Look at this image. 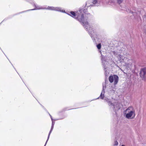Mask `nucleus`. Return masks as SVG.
Wrapping results in <instances>:
<instances>
[{"label": "nucleus", "instance_id": "obj_5", "mask_svg": "<svg viewBox=\"0 0 146 146\" xmlns=\"http://www.w3.org/2000/svg\"><path fill=\"white\" fill-rule=\"evenodd\" d=\"M38 9H46L51 11H56L57 10V8L53 7L48 6L47 7L40 8Z\"/></svg>", "mask_w": 146, "mask_h": 146}, {"label": "nucleus", "instance_id": "obj_2", "mask_svg": "<svg viewBox=\"0 0 146 146\" xmlns=\"http://www.w3.org/2000/svg\"><path fill=\"white\" fill-rule=\"evenodd\" d=\"M126 117L128 119H133L135 116V111L132 106H129L125 111Z\"/></svg>", "mask_w": 146, "mask_h": 146}, {"label": "nucleus", "instance_id": "obj_7", "mask_svg": "<svg viewBox=\"0 0 146 146\" xmlns=\"http://www.w3.org/2000/svg\"><path fill=\"white\" fill-rule=\"evenodd\" d=\"M98 48L99 49H100L101 48V44H99L97 46Z\"/></svg>", "mask_w": 146, "mask_h": 146}, {"label": "nucleus", "instance_id": "obj_9", "mask_svg": "<svg viewBox=\"0 0 146 146\" xmlns=\"http://www.w3.org/2000/svg\"><path fill=\"white\" fill-rule=\"evenodd\" d=\"M97 3V0H94L93 1V3L94 4H96Z\"/></svg>", "mask_w": 146, "mask_h": 146}, {"label": "nucleus", "instance_id": "obj_8", "mask_svg": "<svg viewBox=\"0 0 146 146\" xmlns=\"http://www.w3.org/2000/svg\"><path fill=\"white\" fill-rule=\"evenodd\" d=\"M117 3L120 4L122 2L123 0H117Z\"/></svg>", "mask_w": 146, "mask_h": 146}, {"label": "nucleus", "instance_id": "obj_1", "mask_svg": "<svg viewBox=\"0 0 146 146\" xmlns=\"http://www.w3.org/2000/svg\"><path fill=\"white\" fill-rule=\"evenodd\" d=\"M87 12L88 10L87 9L81 8L76 13L72 11L68 14L78 21L85 28H86V25H89L87 20L88 18L87 15L89 14Z\"/></svg>", "mask_w": 146, "mask_h": 146}, {"label": "nucleus", "instance_id": "obj_10", "mask_svg": "<svg viewBox=\"0 0 146 146\" xmlns=\"http://www.w3.org/2000/svg\"><path fill=\"white\" fill-rule=\"evenodd\" d=\"M104 96L102 95V94L100 95V98L102 99H103L104 98Z\"/></svg>", "mask_w": 146, "mask_h": 146}, {"label": "nucleus", "instance_id": "obj_11", "mask_svg": "<svg viewBox=\"0 0 146 146\" xmlns=\"http://www.w3.org/2000/svg\"><path fill=\"white\" fill-rule=\"evenodd\" d=\"M118 144V143L117 141H115V145H117Z\"/></svg>", "mask_w": 146, "mask_h": 146}, {"label": "nucleus", "instance_id": "obj_4", "mask_svg": "<svg viewBox=\"0 0 146 146\" xmlns=\"http://www.w3.org/2000/svg\"><path fill=\"white\" fill-rule=\"evenodd\" d=\"M140 75V77L143 79L146 77V68L141 69Z\"/></svg>", "mask_w": 146, "mask_h": 146}, {"label": "nucleus", "instance_id": "obj_13", "mask_svg": "<svg viewBox=\"0 0 146 146\" xmlns=\"http://www.w3.org/2000/svg\"><path fill=\"white\" fill-rule=\"evenodd\" d=\"M121 146H125V145H121Z\"/></svg>", "mask_w": 146, "mask_h": 146}, {"label": "nucleus", "instance_id": "obj_12", "mask_svg": "<svg viewBox=\"0 0 146 146\" xmlns=\"http://www.w3.org/2000/svg\"><path fill=\"white\" fill-rule=\"evenodd\" d=\"M35 9H31V10H35Z\"/></svg>", "mask_w": 146, "mask_h": 146}, {"label": "nucleus", "instance_id": "obj_6", "mask_svg": "<svg viewBox=\"0 0 146 146\" xmlns=\"http://www.w3.org/2000/svg\"><path fill=\"white\" fill-rule=\"evenodd\" d=\"M53 127L52 126V127H51V130H50V131L49 132V134H48V139H47V141H48V140L49 137V136H50V135L52 131V130L53 129Z\"/></svg>", "mask_w": 146, "mask_h": 146}, {"label": "nucleus", "instance_id": "obj_3", "mask_svg": "<svg viewBox=\"0 0 146 146\" xmlns=\"http://www.w3.org/2000/svg\"><path fill=\"white\" fill-rule=\"evenodd\" d=\"M114 84L115 85L116 84L118 81V77L117 76L114 75L113 76H110L109 78V80L111 83H112L114 80Z\"/></svg>", "mask_w": 146, "mask_h": 146}]
</instances>
